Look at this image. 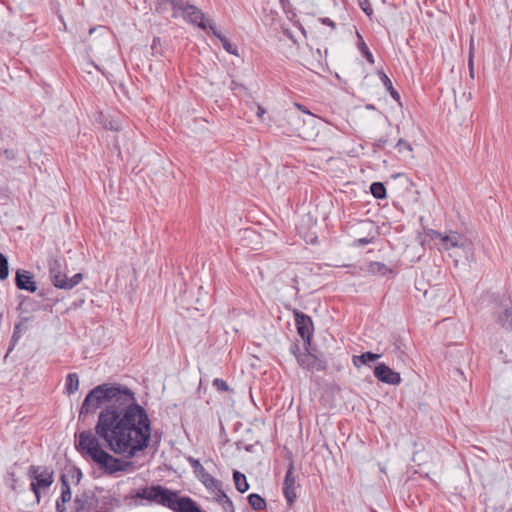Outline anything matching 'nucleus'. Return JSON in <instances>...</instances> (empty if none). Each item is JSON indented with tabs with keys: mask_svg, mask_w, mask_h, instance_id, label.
<instances>
[{
	"mask_svg": "<svg viewBox=\"0 0 512 512\" xmlns=\"http://www.w3.org/2000/svg\"><path fill=\"white\" fill-rule=\"evenodd\" d=\"M118 455L133 458L149 446L151 422L146 410L138 404L131 389L115 399L113 405L101 409L95 434Z\"/></svg>",
	"mask_w": 512,
	"mask_h": 512,
	"instance_id": "nucleus-1",
	"label": "nucleus"
},
{
	"mask_svg": "<svg viewBox=\"0 0 512 512\" xmlns=\"http://www.w3.org/2000/svg\"><path fill=\"white\" fill-rule=\"evenodd\" d=\"M76 449L83 455L90 457L106 474L112 475L124 471L123 462L106 452L99 442V439L91 430L82 431L76 435Z\"/></svg>",
	"mask_w": 512,
	"mask_h": 512,
	"instance_id": "nucleus-2",
	"label": "nucleus"
},
{
	"mask_svg": "<svg viewBox=\"0 0 512 512\" xmlns=\"http://www.w3.org/2000/svg\"><path fill=\"white\" fill-rule=\"evenodd\" d=\"M133 497L155 502L173 512H185L193 501L190 497L180 496L177 491L169 490L160 485L138 489Z\"/></svg>",
	"mask_w": 512,
	"mask_h": 512,
	"instance_id": "nucleus-3",
	"label": "nucleus"
},
{
	"mask_svg": "<svg viewBox=\"0 0 512 512\" xmlns=\"http://www.w3.org/2000/svg\"><path fill=\"white\" fill-rule=\"evenodd\" d=\"M129 388L118 384H101L93 388L85 397L80 416L94 413L98 408L113 405L115 399L127 392Z\"/></svg>",
	"mask_w": 512,
	"mask_h": 512,
	"instance_id": "nucleus-4",
	"label": "nucleus"
},
{
	"mask_svg": "<svg viewBox=\"0 0 512 512\" xmlns=\"http://www.w3.org/2000/svg\"><path fill=\"white\" fill-rule=\"evenodd\" d=\"M427 237L434 241L439 251H449L453 248H459L466 253L472 252V242L463 234L450 230L447 233H441L433 229L426 232Z\"/></svg>",
	"mask_w": 512,
	"mask_h": 512,
	"instance_id": "nucleus-5",
	"label": "nucleus"
},
{
	"mask_svg": "<svg viewBox=\"0 0 512 512\" xmlns=\"http://www.w3.org/2000/svg\"><path fill=\"white\" fill-rule=\"evenodd\" d=\"M53 471L46 466L31 465L28 469V477L32 480L31 490L37 502L40 501V490L49 488L53 481Z\"/></svg>",
	"mask_w": 512,
	"mask_h": 512,
	"instance_id": "nucleus-6",
	"label": "nucleus"
},
{
	"mask_svg": "<svg viewBox=\"0 0 512 512\" xmlns=\"http://www.w3.org/2000/svg\"><path fill=\"white\" fill-rule=\"evenodd\" d=\"M49 276L53 285L59 289L70 290L77 286L83 279L81 273H76L68 278L61 271V263L59 260L51 258L48 261Z\"/></svg>",
	"mask_w": 512,
	"mask_h": 512,
	"instance_id": "nucleus-7",
	"label": "nucleus"
},
{
	"mask_svg": "<svg viewBox=\"0 0 512 512\" xmlns=\"http://www.w3.org/2000/svg\"><path fill=\"white\" fill-rule=\"evenodd\" d=\"M182 13L183 18L192 24H196L199 28L206 30L209 24H213L209 20H205V15L196 6L188 3L187 0H182L180 7L173 8V17L177 18L179 13Z\"/></svg>",
	"mask_w": 512,
	"mask_h": 512,
	"instance_id": "nucleus-8",
	"label": "nucleus"
},
{
	"mask_svg": "<svg viewBox=\"0 0 512 512\" xmlns=\"http://www.w3.org/2000/svg\"><path fill=\"white\" fill-rule=\"evenodd\" d=\"M292 352L295 354L299 366L310 371H323L326 368L325 361L319 359L316 355L310 353L307 349L296 354L294 348Z\"/></svg>",
	"mask_w": 512,
	"mask_h": 512,
	"instance_id": "nucleus-9",
	"label": "nucleus"
},
{
	"mask_svg": "<svg viewBox=\"0 0 512 512\" xmlns=\"http://www.w3.org/2000/svg\"><path fill=\"white\" fill-rule=\"evenodd\" d=\"M297 483L294 475V466L290 463L283 483V494L289 505H292L297 498Z\"/></svg>",
	"mask_w": 512,
	"mask_h": 512,
	"instance_id": "nucleus-10",
	"label": "nucleus"
},
{
	"mask_svg": "<svg viewBox=\"0 0 512 512\" xmlns=\"http://www.w3.org/2000/svg\"><path fill=\"white\" fill-rule=\"evenodd\" d=\"M375 377L386 384L397 385L401 382V376L384 363H379L374 368Z\"/></svg>",
	"mask_w": 512,
	"mask_h": 512,
	"instance_id": "nucleus-11",
	"label": "nucleus"
},
{
	"mask_svg": "<svg viewBox=\"0 0 512 512\" xmlns=\"http://www.w3.org/2000/svg\"><path fill=\"white\" fill-rule=\"evenodd\" d=\"M295 322H296L298 334L303 339H306L309 342L311 334H312V325H313L311 318L303 313H296L295 314Z\"/></svg>",
	"mask_w": 512,
	"mask_h": 512,
	"instance_id": "nucleus-12",
	"label": "nucleus"
},
{
	"mask_svg": "<svg viewBox=\"0 0 512 512\" xmlns=\"http://www.w3.org/2000/svg\"><path fill=\"white\" fill-rule=\"evenodd\" d=\"M16 286L20 290H26L29 292H35L37 285L33 280V276L26 270H18L15 278Z\"/></svg>",
	"mask_w": 512,
	"mask_h": 512,
	"instance_id": "nucleus-13",
	"label": "nucleus"
},
{
	"mask_svg": "<svg viewBox=\"0 0 512 512\" xmlns=\"http://www.w3.org/2000/svg\"><path fill=\"white\" fill-rule=\"evenodd\" d=\"M212 493H214V500L221 505L225 512H235L233 502L222 490L221 486Z\"/></svg>",
	"mask_w": 512,
	"mask_h": 512,
	"instance_id": "nucleus-14",
	"label": "nucleus"
},
{
	"mask_svg": "<svg viewBox=\"0 0 512 512\" xmlns=\"http://www.w3.org/2000/svg\"><path fill=\"white\" fill-rule=\"evenodd\" d=\"M209 29L212 31L213 35L216 36L220 42L222 43L223 48L226 52L232 55H238V49L235 45H233L225 36H223L220 32L216 30L214 24H209Z\"/></svg>",
	"mask_w": 512,
	"mask_h": 512,
	"instance_id": "nucleus-15",
	"label": "nucleus"
},
{
	"mask_svg": "<svg viewBox=\"0 0 512 512\" xmlns=\"http://www.w3.org/2000/svg\"><path fill=\"white\" fill-rule=\"evenodd\" d=\"M197 478L210 492H213L221 486V482L214 478L208 471H205Z\"/></svg>",
	"mask_w": 512,
	"mask_h": 512,
	"instance_id": "nucleus-16",
	"label": "nucleus"
},
{
	"mask_svg": "<svg viewBox=\"0 0 512 512\" xmlns=\"http://www.w3.org/2000/svg\"><path fill=\"white\" fill-rule=\"evenodd\" d=\"M368 272L374 275L385 276L389 273H392L393 270L382 262L374 261L369 263Z\"/></svg>",
	"mask_w": 512,
	"mask_h": 512,
	"instance_id": "nucleus-17",
	"label": "nucleus"
},
{
	"mask_svg": "<svg viewBox=\"0 0 512 512\" xmlns=\"http://www.w3.org/2000/svg\"><path fill=\"white\" fill-rule=\"evenodd\" d=\"M497 321L505 329L512 330V306L497 314Z\"/></svg>",
	"mask_w": 512,
	"mask_h": 512,
	"instance_id": "nucleus-18",
	"label": "nucleus"
},
{
	"mask_svg": "<svg viewBox=\"0 0 512 512\" xmlns=\"http://www.w3.org/2000/svg\"><path fill=\"white\" fill-rule=\"evenodd\" d=\"M379 358H380L379 354H375V353H372V352H365V353H363L361 355L354 356L353 357V364L358 367L359 365H366L369 362H374V361H376Z\"/></svg>",
	"mask_w": 512,
	"mask_h": 512,
	"instance_id": "nucleus-19",
	"label": "nucleus"
},
{
	"mask_svg": "<svg viewBox=\"0 0 512 512\" xmlns=\"http://www.w3.org/2000/svg\"><path fill=\"white\" fill-rule=\"evenodd\" d=\"M65 389L67 394H74L79 389V377L76 373H69L66 376Z\"/></svg>",
	"mask_w": 512,
	"mask_h": 512,
	"instance_id": "nucleus-20",
	"label": "nucleus"
},
{
	"mask_svg": "<svg viewBox=\"0 0 512 512\" xmlns=\"http://www.w3.org/2000/svg\"><path fill=\"white\" fill-rule=\"evenodd\" d=\"M233 479H234L235 487L240 493H244L249 489V484L247 482L246 476L244 474H242L241 472L234 471Z\"/></svg>",
	"mask_w": 512,
	"mask_h": 512,
	"instance_id": "nucleus-21",
	"label": "nucleus"
},
{
	"mask_svg": "<svg viewBox=\"0 0 512 512\" xmlns=\"http://www.w3.org/2000/svg\"><path fill=\"white\" fill-rule=\"evenodd\" d=\"M249 505L254 510H263L266 508V501L259 494L252 493L248 496Z\"/></svg>",
	"mask_w": 512,
	"mask_h": 512,
	"instance_id": "nucleus-22",
	"label": "nucleus"
},
{
	"mask_svg": "<svg viewBox=\"0 0 512 512\" xmlns=\"http://www.w3.org/2000/svg\"><path fill=\"white\" fill-rule=\"evenodd\" d=\"M61 486H62V491H61V495L58 500L61 501L62 503L69 502L71 500L72 494H71L69 482L66 479L65 475L61 476Z\"/></svg>",
	"mask_w": 512,
	"mask_h": 512,
	"instance_id": "nucleus-23",
	"label": "nucleus"
},
{
	"mask_svg": "<svg viewBox=\"0 0 512 512\" xmlns=\"http://www.w3.org/2000/svg\"><path fill=\"white\" fill-rule=\"evenodd\" d=\"M380 79L383 83V85L385 86V88L389 91L391 97L396 100V101H400V95L399 93L393 88V85H392V82L391 80L388 78V76L384 73V72H381L380 74Z\"/></svg>",
	"mask_w": 512,
	"mask_h": 512,
	"instance_id": "nucleus-24",
	"label": "nucleus"
},
{
	"mask_svg": "<svg viewBox=\"0 0 512 512\" xmlns=\"http://www.w3.org/2000/svg\"><path fill=\"white\" fill-rule=\"evenodd\" d=\"M371 194L377 199L386 198V188L381 182H373L370 186Z\"/></svg>",
	"mask_w": 512,
	"mask_h": 512,
	"instance_id": "nucleus-25",
	"label": "nucleus"
},
{
	"mask_svg": "<svg viewBox=\"0 0 512 512\" xmlns=\"http://www.w3.org/2000/svg\"><path fill=\"white\" fill-rule=\"evenodd\" d=\"M357 37L359 40V43H358L359 50L364 55V57L367 59V61L369 63L373 64L374 63L373 55L370 52V50L368 49L367 45L365 44V42L359 32H357Z\"/></svg>",
	"mask_w": 512,
	"mask_h": 512,
	"instance_id": "nucleus-26",
	"label": "nucleus"
},
{
	"mask_svg": "<svg viewBox=\"0 0 512 512\" xmlns=\"http://www.w3.org/2000/svg\"><path fill=\"white\" fill-rule=\"evenodd\" d=\"M105 116L100 113L98 116V121L103 123L104 127L110 129L112 131H119L121 129V124L119 121L111 118L109 121H104Z\"/></svg>",
	"mask_w": 512,
	"mask_h": 512,
	"instance_id": "nucleus-27",
	"label": "nucleus"
},
{
	"mask_svg": "<svg viewBox=\"0 0 512 512\" xmlns=\"http://www.w3.org/2000/svg\"><path fill=\"white\" fill-rule=\"evenodd\" d=\"M158 4L155 8V11L157 13H163L165 11V5L169 3L172 8L174 7H180L182 5V0H157Z\"/></svg>",
	"mask_w": 512,
	"mask_h": 512,
	"instance_id": "nucleus-28",
	"label": "nucleus"
},
{
	"mask_svg": "<svg viewBox=\"0 0 512 512\" xmlns=\"http://www.w3.org/2000/svg\"><path fill=\"white\" fill-rule=\"evenodd\" d=\"M9 274L8 259L0 253V279L5 280Z\"/></svg>",
	"mask_w": 512,
	"mask_h": 512,
	"instance_id": "nucleus-29",
	"label": "nucleus"
},
{
	"mask_svg": "<svg viewBox=\"0 0 512 512\" xmlns=\"http://www.w3.org/2000/svg\"><path fill=\"white\" fill-rule=\"evenodd\" d=\"M213 386L218 391H221V392H227V391L230 390L228 384L226 383V381H224L223 379H220V378H215L213 380Z\"/></svg>",
	"mask_w": 512,
	"mask_h": 512,
	"instance_id": "nucleus-30",
	"label": "nucleus"
},
{
	"mask_svg": "<svg viewBox=\"0 0 512 512\" xmlns=\"http://www.w3.org/2000/svg\"><path fill=\"white\" fill-rule=\"evenodd\" d=\"M396 147L400 153H402L403 151L412 152L411 144L403 139H399Z\"/></svg>",
	"mask_w": 512,
	"mask_h": 512,
	"instance_id": "nucleus-31",
	"label": "nucleus"
},
{
	"mask_svg": "<svg viewBox=\"0 0 512 512\" xmlns=\"http://www.w3.org/2000/svg\"><path fill=\"white\" fill-rule=\"evenodd\" d=\"M359 5L367 16H370L373 13V10L368 0H359Z\"/></svg>",
	"mask_w": 512,
	"mask_h": 512,
	"instance_id": "nucleus-32",
	"label": "nucleus"
},
{
	"mask_svg": "<svg viewBox=\"0 0 512 512\" xmlns=\"http://www.w3.org/2000/svg\"><path fill=\"white\" fill-rule=\"evenodd\" d=\"M10 480H11V483L9 484L10 488L13 490V491H16V484H17V478H16V475H15V472L12 468H10L7 472Z\"/></svg>",
	"mask_w": 512,
	"mask_h": 512,
	"instance_id": "nucleus-33",
	"label": "nucleus"
},
{
	"mask_svg": "<svg viewBox=\"0 0 512 512\" xmlns=\"http://www.w3.org/2000/svg\"><path fill=\"white\" fill-rule=\"evenodd\" d=\"M295 106L300 110L302 111L303 113L307 114L309 116V121L311 122H315V116L306 109L305 106L301 105V104H295Z\"/></svg>",
	"mask_w": 512,
	"mask_h": 512,
	"instance_id": "nucleus-34",
	"label": "nucleus"
},
{
	"mask_svg": "<svg viewBox=\"0 0 512 512\" xmlns=\"http://www.w3.org/2000/svg\"><path fill=\"white\" fill-rule=\"evenodd\" d=\"M473 55L470 53L468 58V67H469V74L471 78H474V61H473Z\"/></svg>",
	"mask_w": 512,
	"mask_h": 512,
	"instance_id": "nucleus-35",
	"label": "nucleus"
},
{
	"mask_svg": "<svg viewBox=\"0 0 512 512\" xmlns=\"http://www.w3.org/2000/svg\"><path fill=\"white\" fill-rule=\"evenodd\" d=\"M185 512H203L198 504L193 500Z\"/></svg>",
	"mask_w": 512,
	"mask_h": 512,
	"instance_id": "nucleus-36",
	"label": "nucleus"
},
{
	"mask_svg": "<svg viewBox=\"0 0 512 512\" xmlns=\"http://www.w3.org/2000/svg\"><path fill=\"white\" fill-rule=\"evenodd\" d=\"M320 22L324 25H327L329 27H331L332 29H335L336 28V24L334 21H332L330 18L328 17H323L320 19Z\"/></svg>",
	"mask_w": 512,
	"mask_h": 512,
	"instance_id": "nucleus-37",
	"label": "nucleus"
},
{
	"mask_svg": "<svg viewBox=\"0 0 512 512\" xmlns=\"http://www.w3.org/2000/svg\"><path fill=\"white\" fill-rule=\"evenodd\" d=\"M230 88L233 91H242V90H244L243 85H241L240 83H237L236 81H232L231 82Z\"/></svg>",
	"mask_w": 512,
	"mask_h": 512,
	"instance_id": "nucleus-38",
	"label": "nucleus"
},
{
	"mask_svg": "<svg viewBox=\"0 0 512 512\" xmlns=\"http://www.w3.org/2000/svg\"><path fill=\"white\" fill-rule=\"evenodd\" d=\"M193 471H194V473H195L196 477H199L202 473H204V472L206 471V469H205V468L202 466V464L200 463V464L198 465V467H195V468L193 469Z\"/></svg>",
	"mask_w": 512,
	"mask_h": 512,
	"instance_id": "nucleus-39",
	"label": "nucleus"
},
{
	"mask_svg": "<svg viewBox=\"0 0 512 512\" xmlns=\"http://www.w3.org/2000/svg\"><path fill=\"white\" fill-rule=\"evenodd\" d=\"M56 510L57 512H66L65 503H62L61 501H56Z\"/></svg>",
	"mask_w": 512,
	"mask_h": 512,
	"instance_id": "nucleus-40",
	"label": "nucleus"
},
{
	"mask_svg": "<svg viewBox=\"0 0 512 512\" xmlns=\"http://www.w3.org/2000/svg\"><path fill=\"white\" fill-rule=\"evenodd\" d=\"M188 461H189V463H190V465H191V467H192L193 469H194L195 467H198V465L200 464V461H199V460H197V459H195V458H193V457H189V458H188Z\"/></svg>",
	"mask_w": 512,
	"mask_h": 512,
	"instance_id": "nucleus-41",
	"label": "nucleus"
},
{
	"mask_svg": "<svg viewBox=\"0 0 512 512\" xmlns=\"http://www.w3.org/2000/svg\"><path fill=\"white\" fill-rule=\"evenodd\" d=\"M265 112H266V111H265V109H264L262 106L258 105V108H257V116H258L259 118H262V117H263V115L265 114Z\"/></svg>",
	"mask_w": 512,
	"mask_h": 512,
	"instance_id": "nucleus-42",
	"label": "nucleus"
},
{
	"mask_svg": "<svg viewBox=\"0 0 512 512\" xmlns=\"http://www.w3.org/2000/svg\"><path fill=\"white\" fill-rule=\"evenodd\" d=\"M160 44V38L158 37H154L153 41H152V45H151V48L153 50L156 49V47Z\"/></svg>",
	"mask_w": 512,
	"mask_h": 512,
	"instance_id": "nucleus-43",
	"label": "nucleus"
},
{
	"mask_svg": "<svg viewBox=\"0 0 512 512\" xmlns=\"http://www.w3.org/2000/svg\"><path fill=\"white\" fill-rule=\"evenodd\" d=\"M470 53H472V55L474 56V39H473V37H471V39H470L469 54Z\"/></svg>",
	"mask_w": 512,
	"mask_h": 512,
	"instance_id": "nucleus-44",
	"label": "nucleus"
},
{
	"mask_svg": "<svg viewBox=\"0 0 512 512\" xmlns=\"http://www.w3.org/2000/svg\"><path fill=\"white\" fill-rule=\"evenodd\" d=\"M19 326H16L15 327V330H14V333H13V336H12V341L13 343H15L18 339H19V335L17 334V329H18Z\"/></svg>",
	"mask_w": 512,
	"mask_h": 512,
	"instance_id": "nucleus-45",
	"label": "nucleus"
},
{
	"mask_svg": "<svg viewBox=\"0 0 512 512\" xmlns=\"http://www.w3.org/2000/svg\"><path fill=\"white\" fill-rule=\"evenodd\" d=\"M76 473H77V481H80L81 477H82V472L80 469H75L74 470Z\"/></svg>",
	"mask_w": 512,
	"mask_h": 512,
	"instance_id": "nucleus-46",
	"label": "nucleus"
},
{
	"mask_svg": "<svg viewBox=\"0 0 512 512\" xmlns=\"http://www.w3.org/2000/svg\"><path fill=\"white\" fill-rule=\"evenodd\" d=\"M359 241H360L361 243H363V244H367V243L369 242V240H367V239H365V238L360 239Z\"/></svg>",
	"mask_w": 512,
	"mask_h": 512,
	"instance_id": "nucleus-47",
	"label": "nucleus"
}]
</instances>
